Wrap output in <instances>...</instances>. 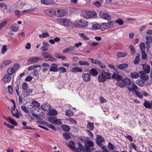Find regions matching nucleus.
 Here are the masks:
<instances>
[{
	"label": "nucleus",
	"instance_id": "9",
	"mask_svg": "<svg viewBox=\"0 0 152 152\" xmlns=\"http://www.w3.org/2000/svg\"><path fill=\"white\" fill-rule=\"evenodd\" d=\"M66 14V11L62 9H57L55 11V15L58 17H64L65 15Z\"/></svg>",
	"mask_w": 152,
	"mask_h": 152
},
{
	"label": "nucleus",
	"instance_id": "4",
	"mask_svg": "<svg viewBox=\"0 0 152 152\" xmlns=\"http://www.w3.org/2000/svg\"><path fill=\"white\" fill-rule=\"evenodd\" d=\"M16 105L13 106V107L11 110V112L13 116L16 117L17 119H18L20 116H21V113L19 112L18 109H15Z\"/></svg>",
	"mask_w": 152,
	"mask_h": 152
},
{
	"label": "nucleus",
	"instance_id": "51",
	"mask_svg": "<svg viewBox=\"0 0 152 152\" xmlns=\"http://www.w3.org/2000/svg\"><path fill=\"white\" fill-rule=\"evenodd\" d=\"M36 8H33L32 9H28L27 10H25L23 11V12H32L35 11L36 10Z\"/></svg>",
	"mask_w": 152,
	"mask_h": 152
},
{
	"label": "nucleus",
	"instance_id": "58",
	"mask_svg": "<svg viewBox=\"0 0 152 152\" xmlns=\"http://www.w3.org/2000/svg\"><path fill=\"white\" fill-rule=\"evenodd\" d=\"M115 22L118 23L120 25H122L124 24V21L120 19H118L116 20Z\"/></svg>",
	"mask_w": 152,
	"mask_h": 152
},
{
	"label": "nucleus",
	"instance_id": "38",
	"mask_svg": "<svg viewBox=\"0 0 152 152\" xmlns=\"http://www.w3.org/2000/svg\"><path fill=\"white\" fill-rule=\"evenodd\" d=\"M146 39V43L149 44L152 43V36H147L145 37Z\"/></svg>",
	"mask_w": 152,
	"mask_h": 152
},
{
	"label": "nucleus",
	"instance_id": "42",
	"mask_svg": "<svg viewBox=\"0 0 152 152\" xmlns=\"http://www.w3.org/2000/svg\"><path fill=\"white\" fill-rule=\"evenodd\" d=\"M139 47L142 51H145V44L143 42H141L139 45Z\"/></svg>",
	"mask_w": 152,
	"mask_h": 152
},
{
	"label": "nucleus",
	"instance_id": "61",
	"mask_svg": "<svg viewBox=\"0 0 152 152\" xmlns=\"http://www.w3.org/2000/svg\"><path fill=\"white\" fill-rule=\"evenodd\" d=\"M32 75L33 76L37 77L39 76V74L38 71L37 70H34L32 72Z\"/></svg>",
	"mask_w": 152,
	"mask_h": 152
},
{
	"label": "nucleus",
	"instance_id": "53",
	"mask_svg": "<svg viewBox=\"0 0 152 152\" xmlns=\"http://www.w3.org/2000/svg\"><path fill=\"white\" fill-rule=\"evenodd\" d=\"M26 92L25 93L24 95H25V96L24 97H26L28 96V94H30L32 93V89L29 88L28 90H26Z\"/></svg>",
	"mask_w": 152,
	"mask_h": 152
},
{
	"label": "nucleus",
	"instance_id": "3",
	"mask_svg": "<svg viewBox=\"0 0 152 152\" xmlns=\"http://www.w3.org/2000/svg\"><path fill=\"white\" fill-rule=\"evenodd\" d=\"M57 21L64 27L68 26L72 24L71 20L67 18H58Z\"/></svg>",
	"mask_w": 152,
	"mask_h": 152
},
{
	"label": "nucleus",
	"instance_id": "19",
	"mask_svg": "<svg viewBox=\"0 0 152 152\" xmlns=\"http://www.w3.org/2000/svg\"><path fill=\"white\" fill-rule=\"evenodd\" d=\"M122 77L121 75H119L118 73H114L112 75V78L118 81L121 79Z\"/></svg>",
	"mask_w": 152,
	"mask_h": 152
},
{
	"label": "nucleus",
	"instance_id": "41",
	"mask_svg": "<svg viewBox=\"0 0 152 152\" xmlns=\"http://www.w3.org/2000/svg\"><path fill=\"white\" fill-rule=\"evenodd\" d=\"M49 36V34L47 32H43L41 34L39 35L40 38H44L48 37Z\"/></svg>",
	"mask_w": 152,
	"mask_h": 152
},
{
	"label": "nucleus",
	"instance_id": "33",
	"mask_svg": "<svg viewBox=\"0 0 152 152\" xmlns=\"http://www.w3.org/2000/svg\"><path fill=\"white\" fill-rule=\"evenodd\" d=\"M143 105L144 106L147 108H151V103L148 101L145 100L143 104Z\"/></svg>",
	"mask_w": 152,
	"mask_h": 152
},
{
	"label": "nucleus",
	"instance_id": "28",
	"mask_svg": "<svg viewBox=\"0 0 152 152\" xmlns=\"http://www.w3.org/2000/svg\"><path fill=\"white\" fill-rule=\"evenodd\" d=\"M78 64L81 66H88L89 65V64L88 62L84 61H79Z\"/></svg>",
	"mask_w": 152,
	"mask_h": 152
},
{
	"label": "nucleus",
	"instance_id": "24",
	"mask_svg": "<svg viewBox=\"0 0 152 152\" xmlns=\"http://www.w3.org/2000/svg\"><path fill=\"white\" fill-rule=\"evenodd\" d=\"M68 146L72 150H76V148L75 146V143L73 141H70Z\"/></svg>",
	"mask_w": 152,
	"mask_h": 152
},
{
	"label": "nucleus",
	"instance_id": "5",
	"mask_svg": "<svg viewBox=\"0 0 152 152\" xmlns=\"http://www.w3.org/2000/svg\"><path fill=\"white\" fill-rule=\"evenodd\" d=\"M48 120L49 121L53 124H55L58 125H61L62 123L61 121V119H58L56 117H49Z\"/></svg>",
	"mask_w": 152,
	"mask_h": 152
},
{
	"label": "nucleus",
	"instance_id": "34",
	"mask_svg": "<svg viewBox=\"0 0 152 152\" xmlns=\"http://www.w3.org/2000/svg\"><path fill=\"white\" fill-rule=\"evenodd\" d=\"M61 128L64 131L66 132L69 131L70 129L69 126L65 124L62 125L61 126Z\"/></svg>",
	"mask_w": 152,
	"mask_h": 152
},
{
	"label": "nucleus",
	"instance_id": "8",
	"mask_svg": "<svg viewBox=\"0 0 152 152\" xmlns=\"http://www.w3.org/2000/svg\"><path fill=\"white\" fill-rule=\"evenodd\" d=\"M42 55L45 58H49V59L48 60V61H54L56 60L55 58L53 57L51 54L48 52H43L42 53Z\"/></svg>",
	"mask_w": 152,
	"mask_h": 152
},
{
	"label": "nucleus",
	"instance_id": "40",
	"mask_svg": "<svg viewBox=\"0 0 152 152\" xmlns=\"http://www.w3.org/2000/svg\"><path fill=\"white\" fill-rule=\"evenodd\" d=\"M135 83L137 85L141 87L143 86L144 85V82L139 79L137 80Z\"/></svg>",
	"mask_w": 152,
	"mask_h": 152
},
{
	"label": "nucleus",
	"instance_id": "43",
	"mask_svg": "<svg viewBox=\"0 0 152 152\" xmlns=\"http://www.w3.org/2000/svg\"><path fill=\"white\" fill-rule=\"evenodd\" d=\"M28 87L29 86L27 83L24 82L23 83L22 85V88L23 90L26 91L28 89Z\"/></svg>",
	"mask_w": 152,
	"mask_h": 152
},
{
	"label": "nucleus",
	"instance_id": "57",
	"mask_svg": "<svg viewBox=\"0 0 152 152\" xmlns=\"http://www.w3.org/2000/svg\"><path fill=\"white\" fill-rule=\"evenodd\" d=\"M14 72V69L12 68H9L7 70L8 75H12Z\"/></svg>",
	"mask_w": 152,
	"mask_h": 152
},
{
	"label": "nucleus",
	"instance_id": "1",
	"mask_svg": "<svg viewBox=\"0 0 152 152\" xmlns=\"http://www.w3.org/2000/svg\"><path fill=\"white\" fill-rule=\"evenodd\" d=\"M111 77V74L108 72H105L102 70V72L98 76V81L99 82H104L107 79H110Z\"/></svg>",
	"mask_w": 152,
	"mask_h": 152
},
{
	"label": "nucleus",
	"instance_id": "30",
	"mask_svg": "<svg viewBox=\"0 0 152 152\" xmlns=\"http://www.w3.org/2000/svg\"><path fill=\"white\" fill-rule=\"evenodd\" d=\"M58 114V112L55 109L50 110L48 112V114L51 116H56Z\"/></svg>",
	"mask_w": 152,
	"mask_h": 152
},
{
	"label": "nucleus",
	"instance_id": "45",
	"mask_svg": "<svg viewBox=\"0 0 152 152\" xmlns=\"http://www.w3.org/2000/svg\"><path fill=\"white\" fill-rule=\"evenodd\" d=\"M129 48L130 50L131 53L132 55L134 54L135 53V50L134 47L132 45H130L129 46Z\"/></svg>",
	"mask_w": 152,
	"mask_h": 152
},
{
	"label": "nucleus",
	"instance_id": "22",
	"mask_svg": "<svg viewBox=\"0 0 152 152\" xmlns=\"http://www.w3.org/2000/svg\"><path fill=\"white\" fill-rule=\"evenodd\" d=\"M3 81L6 83L9 82L11 80L10 77L9 75H6L3 78Z\"/></svg>",
	"mask_w": 152,
	"mask_h": 152
},
{
	"label": "nucleus",
	"instance_id": "12",
	"mask_svg": "<svg viewBox=\"0 0 152 152\" xmlns=\"http://www.w3.org/2000/svg\"><path fill=\"white\" fill-rule=\"evenodd\" d=\"M100 15L102 18L108 21L110 20L111 19V16L107 13H100Z\"/></svg>",
	"mask_w": 152,
	"mask_h": 152
},
{
	"label": "nucleus",
	"instance_id": "59",
	"mask_svg": "<svg viewBox=\"0 0 152 152\" xmlns=\"http://www.w3.org/2000/svg\"><path fill=\"white\" fill-rule=\"evenodd\" d=\"M21 110L25 112L26 113H27L29 112V111L28 109L26 108V107L24 106H21Z\"/></svg>",
	"mask_w": 152,
	"mask_h": 152
},
{
	"label": "nucleus",
	"instance_id": "52",
	"mask_svg": "<svg viewBox=\"0 0 152 152\" xmlns=\"http://www.w3.org/2000/svg\"><path fill=\"white\" fill-rule=\"evenodd\" d=\"M64 138L66 140H68L71 138L70 136L67 133H64L63 134Z\"/></svg>",
	"mask_w": 152,
	"mask_h": 152
},
{
	"label": "nucleus",
	"instance_id": "63",
	"mask_svg": "<svg viewBox=\"0 0 152 152\" xmlns=\"http://www.w3.org/2000/svg\"><path fill=\"white\" fill-rule=\"evenodd\" d=\"M33 78V77L32 76H28L26 78L25 80L26 81L30 82L32 80Z\"/></svg>",
	"mask_w": 152,
	"mask_h": 152
},
{
	"label": "nucleus",
	"instance_id": "60",
	"mask_svg": "<svg viewBox=\"0 0 152 152\" xmlns=\"http://www.w3.org/2000/svg\"><path fill=\"white\" fill-rule=\"evenodd\" d=\"M7 21H4L0 23V30L4 27L7 24Z\"/></svg>",
	"mask_w": 152,
	"mask_h": 152
},
{
	"label": "nucleus",
	"instance_id": "39",
	"mask_svg": "<svg viewBox=\"0 0 152 152\" xmlns=\"http://www.w3.org/2000/svg\"><path fill=\"white\" fill-rule=\"evenodd\" d=\"M89 59L93 64L98 65L101 64V62L98 60L94 59L92 58H89Z\"/></svg>",
	"mask_w": 152,
	"mask_h": 152
},
{
	"label": "nucleus",
	"instance_id": "35",
	"mask_svg": "<svg viewBox=\"0 0 152 152\" xmlns=\"http://www.w3.org/2000/svg\"><path fill=\"white\" fill-rule=\"evenodd\" d=\"M65 115L67 116L71 117L73 115L74 113L72 110H66Z\"/></svg>",
	"mask_w": 152,
	"mask_h": 152
},
{
	"label": "nucleus",
	"instance_id": "54",
	"mask_svg": "<svg viewBox=\"0 0 152 152\" xmlns=\"http://www.w3.org/2000/svg\"><path fill=\"white\" fill-rule=\"evenodd\" d=\"M7 46L6 45H4L2 48L1 51L2 54H4L7 51Z\"/></svg>",
	"mask_w": 152,
	"mask_h": 152
},
{
	"label": "nucleus",
	"instance_id": "29",
	"mask_svg": "<svg viewBox=\"0 0 152 152\" xmlns=\"http://www.w3.org/2000/svg\"><path fill=\"white\" fill-rule=\"evenodd\" d=\"M128 67V65L126 63H123L118 66V68L120 69H124Z\"/></svg>",
	"mask_w": 152,
	"mask_h": 152
},
{
	"label": "nucleus",
	"instance_id": "10",
	"mask_svg": "<svg viewBox=\"0 0 152 152\" xmlns=\"http://www.w3.org/2000/svg\"><path fill=\"white\" fill-rule=\"evenodd\" d=\"M115 24V21H111L107 23H102V25L103 26L105 27L111 28H113Z\"/></svg>",
	"mask_w": 152,
	"mask_h": 152
},
{
	"label": "nucleus",
	"instance_id": "14",
	"mask_svg": "<svg viewBox=\"0 0 152 152\" xmlns=\"http://www.w3.org/2000/svg\"><path fill=\"white\" fill-rule=\"evenodd\" d=\"M42 44L43 45L40 48L41 50L44 51H47L49 46V44L46 42H43Z\"/></svg>",
	"mask_w": 152,
	"mask_h": 152
},
{
	"label": "nucleus",
	"instance_id": "23",
	"mask_svg": "<svg viewBox=\"0 0 152 152\" xmlns=\"http://www.w3.org/2000/svg\"><path fill=\"white\" fill-rule=\"evenodd\" d=\"M90 74L92 76H96L98 74V72L97 70L95 69H91L89 71Z\"/></svg>",
	"mask_w": 152,
	"mask_h": 152
},
{
	"label": "nucleus",
	"instance_id": "25",
	"mask_svg": "<svg viewBox=\"0 0 152 152\" xmlns=\"http://www.w3.org/2000/svg\"><path fill=\"white\" fill-rule=\"evenodd\" d=\"M75 47L74 46H71L67 48L64 49L63 50L64 53H66L72 51L74 50Z\"/></svg>",
	"mask_w": 152,
	"mask_h": 152
},
{
	"label": "nucleus",
	"instance_id": "7",
	"mask_svg": "<svg viewBox=\"0 0 152 152\" xmlns=\"http://www.w3.org/2000/svg\"><path fill=\"white\" fill-rule=\"evenodd\" d=\"M77 24L79 26L82 28L87 27L88 26V23L87 20L80 19L77 22Z\"/></svg>",
	"mask_w": 152,
	"mask_h": 152
},
{
	"label": "nucleus",
	"instance_id": "44",
	"mask_svg": "<svg viewBox=\"0 0 152 152\" xmlns=\"http://www.w3.org/2000/svg\"><path fill=\"white\" fill-rule=\"evenodd\" d=\"M11 30V31L14 32H17L19 29V27L15 26L13 25H12L10 28Z\"/></svg>",
	"mask_w": 152,
	"mask_h": 152
},
{
	"label": "nucleus",
	"instance_id": "56",
	"mask_svg": "<svg viewBox=\"0 0 152 152\" xmlns=\"http://www.w3.org/2000/svg\"><path fill=\"white\" fill-rule=\"evenodd\" d=\"M140 61V59L139 56H137L135 57V59L134 61V63L135 64H138Z\"/></svg>",
	"mask_w": 152,
	"mask_h": 152
},
{
	"label": "nucleus",
	"instance_id": "16",
	"mask_svg": "<svg viewBox=\"0 0 152 152\" xmlns=\"http://www.w3.org/2000/svg\"><path fill=\"white\" fill-rule=\"evenodd\" d=\"M82 78L84 81L86 82H89L90 80V75L88 73L83 74H82Z\"/></svg>",
	"mask_w": 152,
	"mask_h": 152
},
{
	"label": "nucleus",
	"instance_id": "6",
	"mask_svg": "<svg viewBox=\"0 0 152 152\" xmlns=\"http://www.w3.org/2000/svg\"><path fill=\"white\" fill-rule=\"evenodd\" d=\"M42 59V58L39 57H30L27 59L28 62L30 63L29 64H34L39 61V60Z\"/></svg>",
	"mask_w": 152,
	"mask_h": 152
},
{
	"label": "nucleus",
	"instance_id": "20",
	"mask_svg": "<svg viewBox=\"0 0 152 152\" xmlns=\"http://www.w3.org/2000/svg\"><path fill=\"white\" fill-rule=\"evenodd\" d=\"M101 25L97 23H95L93 25L92 28L94 30H98L101 28Z\"/></svg>",
	"mask_w": 152,
	"mask_h": 152
},
{
	"label": "nucleus",
	"instance_id": "37",
	"mask_svg": "<svg viewBox=\"0 0 152 152\" xmlns=\"http://www.w3.org/2000/svg\"><path fill=\"white\" fill-rule=\"evenodd\" d=\"M131 77L134 79L138 78L139 77V75L136 72H131L130 74Z\"/></svg>",
	"mask_w": 152,
	"mask_h": 152
},
{
	"label": "nucleus",
	"instance_id": "26",
	"mask_svg": "<svg viewBox=\"0 0 152 152\" xmlns=\"http://www.w3.org/2000/svg\"><path fill=\"white\" fill-rule=\"evenodd\" d=\"M6 119L9 122L15 126H17L18 125V124L16 122L10 117L7 118Z\"/></svg>",
	"mask_w": 152,
	"mask_h": 152
},
{
	"label": "nucleus",
	"instance_id": "21",
	"mask_svg": "<svg viewBox=\"0 0 152 152\" xmlns=\"http://www.w3.org/2000/svg\"><path fill=\"white\" fill-rule=\"evenodd\" d=\"M41 3L45 5H50L53 3L52 0H41Z\"/></svg>",
	"mask_w": 152,
	"mask_h": 152
},
{
	"label": "nucleus",
	"instance_id": "32",
	"mask_svg": "<svg viewBox=\"0 0 152 152\" xmlns=\"http://www.w3.org/2000/svg\"><path fill=\"white\" fill-rule=\"evenodd\" d=\"M71 71L72 72H82L83 69L78 67H76L73 68Z\"/></svg>",
	"mask_w": 152,
	"mask_h": 152
},
{
	"label": "nucleus",
	"instance_id": "49",
	"mask_svg": "<svg viewBox=\"0 0 152 152\" xmlns=\"http://www.w3.org/2000/svg\"><path fill=\"white\" fill-rule=\"evenodd\" d=\"M79 147L77 148L76 152H81L82 151H83V147L82 145L79 144Z\"/></svg>",
	"mask_w": 152,
	"mask_h": 152
},
{
	"label": "nucleus",
	"instance_id": "17",
	"mask_svg": "<svg viewBox=\"0 0 152 152\" xmlns=\"http://www.w3.org/2000/svg\"><path fill=\"white\" fill-rule=\"evenodd\" d=\"M58 65L56 64H51L50 66V71L57 72L58 71V69L57 68Z\"/></svg>",
	"mask_w": 152,
	"mask_h": 152
},
{
	"label": "nucleus",
	"instance_id": "18",
	"mask_svg": "<svg viewBox=\"0 0 152 152\" xmlns=\"http://www.w3.org/2000/svg\"><path fill=\"white\" fill-rule=\"evenodd\" d=\"M117 85L121 88L124 87L125 86V83L124 81V78L122 77L121 79H120L117 81Z\"/></svg>",
	"mask_w": 152,
	"mask_h": 152
},
{
	"label": "nucleus",
	"instance_id": "46",
	"mask_svg": "<svg viewBox=\"0 0 152 152\" xmlns=\"http://www.w3.org/2000/svg\"><path fill=\"white\" fill-rule=\"evenodd\" d=\"M87 127V128L89 129L90 130H93L94 129V125L93 123L88 122Z\"/></svg>",
	"mask_w": 152,
	"mask_h": 152
},
{
	"label": "nucleus",
	"instance_id": "11",
	"mask_svg": "<svg viewBox=\"0 0 152 152\" xmlns=\"http://www.w3.org/2000/svg\"><path fill=\"white\" fill-rule=\"evenodd\" d=\"M104 141V140L102 137L99 135H97L96 143L98 146L100 147L102 146V143Z\"/></svg>",
	"mask_w": 152,
	"mask_h": 152
},
{
	"label": "nucleus",
	"instance_id": "27",
	"mask_svg": "<svg viewBox=\"0 0 152 152\" xmlns=\"http://www.w3.org/2000/svg\"><path fill=\"white\" fill-rule=\"evenodd\" d=\"M12 62V61L10 60H6L3 62L1 64V65L3 67L6 66L7 65L11 64Z\"/></svg>",
	"mask_w": 152,
	"mask_h": 152
},
{
	"label": "nucleus",
	"instance_id": "15",
	"mask_svg": "<svg viewBox=\"0 0 152 152\" xmlns=\"http://www.w3.org/2000/svg\"><path fill=\"white\" fill-rule=\"evenodd\" d=\"M140 73L141 74L140 75L141 79H142L144 81H146L148 80L149 78L148 75L145 74L143 71H141Z\"/></svg>",
	"mask_w": 152,
	"mask_h": 152
},
{
	"label": "nucleus",
	"instance_id": "31",
	"mask_svg": "<svg viewBox=\"0 0 152 152\" xmlns=\"http://www.w3.org/2000/svg\"><path fill=\"white\" fill-rule=\"evenodd\" d=\"M127 52H125L122 53L121 52H118L117 53V56L118 58H124L127 55Z\"/></svg>",
	"mask_w": 152,
	"mask_h": 152
},
{
	"label": "nucleus",
	"instance_id": "2",
	"mask_svg": "<svg viewBox=\"0 0 152 152\" xmlns=\"http://www.w3.org/2000/svg\"><path fill=\"white\" fill-rule=\"evenodd\" d=\"M81 15L86 19L95 18L97 16V14L94 11H83L81 13Z\"/></svg>",
	"mask_w": 152,
	"mask_h": 152
},
{
	"label": "nucleus",
	"instance_id": "62",
	"mask_svg": "<svg viewBox=\"0 0 152 152\" xmlns=\"http://www.w3.org/2000/svg\"><path fill=\"white\" fill-rule=\"evenodd\" d=\"M58 70L62 73H65L66 71V69L64 67H61L58 68Z\"/></svg>",
	"mask_w": 152,
	"mask_h": 152
},
{
	"label": "nucleus",
	"instance_id": "13",
	"mask_svg": "<svg viewBox=\"0 0 152 152\" xmlns=\"http://www.w3.org/2000/svg\"><path fill=\"white\" fill-rule=\"evenodd\" d=\"M142 66L143 69V72L145 74H148L150 72L151 67L149 65L146 64H142Z\"/></svg>",
	"mask_w": 152,
	"mask_h": 152
},
{
	"label": "nucleus",
	"instance_id": "50",
	"mask_svg": "<svg viewBox=\"0 0 152 152\" xmlns=\"http://www.w3.org/2000/svg\"><path fill=\"white\" fill-rule=\"evenodd\" d=\"M49 105V107L50 108V104H48L47 103H44L41 106V107L45 111H47V107L48 106V105Z\"/></svg>",
	"mask_w": 152,
	"mask_h": 152
},
{
	"label": "nucleus",
	"instance_id": "36",
	"mask_svg": "<svg viewBox=\"0 0 152 152\" xmlns=\"http://www.w3.org/2000/svg\"><path fill=\"white\" fill-rule=\"evenodd\" d=\"M124 81L125 86L126 85L129 86L132 84L131 80L129 78H124Z\"/></svg>",
	"mask_w": 152,
	"mask_h": 152
},
{
	"label": "nucleus",
	"instance_id": "64",
	"mask_svg": "<svg viewBox=\"0 0 152 152\" xmlns=\"http://www.w3.org/2000/svg\"><path fill=\"white\" fill-rule=\"evenodd\" d=\"M83 152H91V151L90 148L88 146H86L85 148V150L83 151Z\"/></svg>",
	"mask_w": 152,
	"mask_h": 152
},
{
	"label": "nucleus",
	"instance_id": "48",
	"mask_svg": "<svg viewBox=\"0 0 152 152\" xmlns=\"http://www.w3.org/2000/svg\"><path fill=\"white\" fill-rule=\"evenodd\" d=\"M32 104L34 107H39L40 106V104L36 100H34L32 102Z\"/></svg>",
	"mask_w": 152,
	"mask_h": 152
},
{
	"label": "nucleus",
	"instance_id": "47",
	"mask_svg": "<svg viewBox=\"0 0 152 152\" xmlns=\"http://www.w3.org/2000/svg\"><path fill=\"white\" fill-rule=\"evenodd\" d=\"M78 35L79 36L82 37L83 39L87 41L89 40V38L85 36L84 33H79Z\"/></svg>",
	"mask_w": 152,
	"mask_h": 152
},
{
	"label": "nucleus",
	"instance_id": "55",
	"mask_svg": "<svg viewBox=\"0 0 152 152\" xmlns=\"http://www.w3.org/2000/svg\"><path fill=\"white\" fill-rule=\"evenodd\" d=\"M85 144H87L91 147H92L94 146V143L93 142L90 140H87L85 142Z\"/></svg>",
	"mask_w": 152,
	"mask_h": 152
}]
</instances>
